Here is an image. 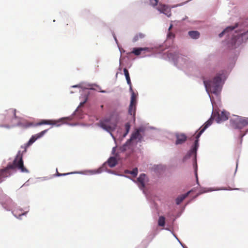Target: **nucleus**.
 Segmentation results:
<instances>
[{
    "label": "nucleus",
    "mask_w": 248,
    "mask_h": 248,
    "mask_svg": "<svg viewBox=\"0 0 248 248\" xmlns=\"http://www.w3.org/2000/svg\"><path fill=\"white\" fill-rule=\"evenodd\" d=\"M18 169L22 172L28 173L29 170L24 166L22 154L20 152L18 153L12 164H9L4 169L0 170V183L2 181V178L8 177L10 175V169Z\"/></svg>",
    "instance_id": "1"
},
{
    "label": "nucleus",
    "mask_w": 248,
    "mask_h": 248,
    "mask_svg": "<svg viewBox=\"0 0 248 248\" xmlns=\"http://www.w3.org/2000/svg\"><path fill=\"white\" fill-rule=\"evenodd\" d=\"M212 123V120L211 119L208 120L200 128L199 131L196 135V140L195 141L194 145L192 147V149L189 151L187 153V155L186 156V158H188L190 157H192L193 160L194 161L195 164V173L196 175V178L197 179V183L198 184V175H197V165L196 162V155H197V150L198 147V139L200 137L201 135L202 134V133L205 130V129L208 127L210 125H211Z\"/></svg>",
    "instance_id": "2"
},
{
    "label": "nucleus",
    "mask_w": 248,
    "mask_h": 248,
    "mask_svg": "<svg viewBox=\"0 0 248 248\" xmlns=\"http://www.w3.org/2000/svg\"><path fill=\"white\" fill-rule=\"evenodd\" d=\"M221 75L219 74L211 80H204L203 83L208 93H211L217 95L221 90Z\"/></svg>",
    "instance_id": "3"
},
{
    "label": "nucleus",
    "mask_w": 248,
    "mask_h": 248,
    "mask_svg": "<svg viewBox=\"0 0 248 248\" xmlns=\"http://www.w3.org/2000/svg\"><path fill=\"white\" fill-rule=\"evenodd\" d=\"M113 116L111 115L110 117L105 118L99 122L98 125L102 128L103 129L109 132L112 136L111 133L117 126V120L112 121Z\"/></svg>",
    "instance_id": "4"
},
{
    "label": "nucleus",
    "mask_w": 248,
    "mask_h": 248,
    "mask_svg": "<svg viewBox=\"0 0 248 248\" xmlns=\"http://www.w3.org/2000/svg\"><path fill=\"white\" fill-rule=\"evenodd\" d=\"M230 125L234 129H241L248 125V118L234 116L230 119Z\"/></svg>",
    "instance_id": "5"
},
{
    "label": "nucleus",
    "mask_w": 248,
    "mask_h": 248,
    "mask_svg": "<svg viewBox=\"0 0 248 248\" xmlns=\"http://www.w3.org/2000/svg\"><path fill=\"white\" fill-rule=\"evenodd\" d=\"M0 203L7 210H10L13 207L14 203L12 200L6 195H3L0 199Z\"/></svg>",
    "instance_id": "6"
},
{
    "label": "nucleus",
    "mask_w": 248,
    "mask_h": 248,
    "mask_svg": "<svg viewBox=\"0 0 248 248\" xmlns=\"http://www.w3.org/2000/svg\"><path fill=\"white\" fill-rule=\"evenodd\" d=\"M56 124V122L53 120H42L40 122L34 124L32 123L26 122L25 123L22 124L23 126L25 128H28L32 126H38L43 124H51L54 125Z\"/></svg>",
    "instance_id": "7"
},
{
    "label": "nucleus",
    "mask_w": 248,
    "mask_h": 248,
    "mask_svg": "<svg viewBox=\"0 0 248 248\" xmlns=\"http://www.w3.org/2000/svg\"><path fill=\"white\" fill-rule=\"evenodd\" d=\"M136 95L135 93H133L131 95L130 103L128 108V113L135 117L136 110Z\"/></svg>",
    "instance_id": "8"
},
{
    "label": "nucleus",
    "mask_w": 248,
    "mask_h": 248,
    "mask_svg": "<svg viewBox=\"0 0 248 248\" xmlns=\"http://www.w3.org/2000/svg\"><path fill=\"white\" fill-rule=\"evenodd\" d=\"M214 117L217 123L225 121L228 119V114L227 112L224 111L217 112V115L215 114Z\"/></svg>",
    "instance_id": "9"
},
{
    "label": "nucleus",
    "mask_w": 248,
    "mask_h": 248,
    "mask_svg": "<svg viewBox=\"0 0 248 248\" xmlns=\"http://www.w3.org/2000/svg\"><path fill=\"white\" fill-rule=\"evenodd\" d=\"M144 132V129L142 127H140L134 131L131 135L130 140H133L138 139L139 141H141L142 136L141 133Z\"/></svg>",
    "instance_id": "10"
},
{
    "label": "nucleus",
    "mask_w": 248,
    "mask_h": 248,
    "mask_svg": "<svg viewBox=\"0 0 248 248\" xmlns=\"http://www.w3.org/2000/svg\"><path fill=\"white\" fill-rule=\"evenodd\" d=\"M47 131V130L46 129L41 131V132L36 135L32 136L29 140V141H28V142L27 143V146H29L32 144L36 140L42 137L46 132Z\"/></svg>",
    "instance_id": "11"
},
{
    "label": "nucleus",
    "mask_w": 248,
    "mask_h": 248,
    "mask_svg": "<svg viewBox=\"0 0 248 248\" xmlns=\"http://www.w3.org/2000/svg\"><path fill=\"white\" fill-rule=\"evenodd\" d=\"M176 140L175 141V144L179 145L184 143L187 139L186 136L183 133L176 134Z\"/></svg>",
    "instance_id": "12"
},
{
    "label": "nucleus",
    "mask_w": 248,
    "mask_h": 248,
    "mask_svg": "<svg viewBox=\"0 0 248 248\" xmlns=\"http://www.w3.org/2000/svg\"><path fill=\"white\" fill-rule=\"evenodd\" d=\"M146 179V176L145 174H141L137 179V184L140 189L145 187V183Z\"/></svg>",
    "instance_id": "13"
},
{
    "label": "nucleus",
    "mask_w": 248,
    "mask_h": 248,
    "mask_svg": "<svg viewBox=\"0 0 248 248\" xmlns=\"http://www.w3.org/2000/svg\"><path fill=\"white\" fill-rule=\"evenodd\" d=\"M158 10L161 13H163L166 15L168 16H170L171 15L170 9L168 7L165 5H159L157 8Z\"/></svg>",
    "instance_id": "14"
},
{
    "label": "nucleus",
    "mask_w": 248,
    "mask_h": 248,
    "mask_svg": "<svg viewBox=\"0 0 248 248\" xmlns=\"http://www.w3.org/2000/svg\"><path fill=\"white\" fill-rule=\"evenodd\" d=\"M16 110L14 108H10L6 111L5 115L7 117V119H13L16 117Z\"/></svg>",
    "instance_id": "15"
},
{
    "label": "nucleus",
    "mask_w": 248,
    "mask_h": 248,
    "mask_svg": "<svg viewBox=\"0 0 248 248\" xmlns=\"http://www.w3.org/2000/svg\"><path fill=\"white\" fill-rule=\"evenodd\" d=\"M191 190L189 191L186 193L182 195L179 196L178 197H177V199H176V204L177 205L180 204L183 201V200L188 196V195L191 192Z\"/></svg>",
    "instance_id": "16"
},
{
    "label": "nucleus",
    "mask_w": 248,
    "mask_h": 248,
    "mask_svg": "<svg viewBox=\"0 0 248 248\" xmlns=\"http://www.w3.org/2000/svg\"><path fill=\"white\" fill-rule=\"evenodd\" d=\"M240 38H245L246 40L248 39V31L247 32L241 33L238 35L235 36L234 38H233V41H235L239 39Z\"/></svg>",
    "instance_id": "17"
},
{
    "label": "nucleus",
    "mask_w": 248,
    "mask_h": 248,
    "mask_svg": "<svg viewBox=\"0 0 248 248\" xmlns=\"http://www.w3.org/2000/svg\"><path fill=\"white\" fill-rule=\"evenodd\" d=\"M148 47H138V48H134L133 50L132 51V53H134L136 56H139L140 54L141 51L143 50H148Z\"/></svg>",
    "instance_id": "18"
},
{
    "label": "nucleus",
    "mask_w": 248,
    "mask_h": 248,
    "mask_svg": "<svg viewBox=\"0 0 248 248\" xmlns=\"http://www.w3.org/2000/svg\"><path fill=\"white\" fill-rule=\"evenodd\" d=\"M237 27V24H236L235 26H230L226 28L223 31H222L219 34V37H222L223 35L226 32H229V31H232L234 29H235Z\"/></svg>",
    "instance_id": "19"
},
{
    "label": "nucleus",
    "mask_w": 248,
    "mask_h": 248,
    "mask_svg": "<svg viewBox=\"0 0 248 248\" xmlns=\"http://www.w3.org/2000/svg\"><path fill=\"white\" fill-rule=\"evenodd\" d=\"M108 163L110 167H114L117 163V160L115 157H110L108 161Z\"/></svg>",
    "instance_id": "20"
},
{
    "label": "nucleus",
    "mask_w": 248,
    "mask_h": 248,
    "mask_svg": "<svg viewBox=\"0 0 248 248\" xmlns=\"http://www.w3.org/2000/svg\"><path fill=\"white\" fill-rule=\"evenodd\" d=\"M188 35L189 36L194 39H198L200 37V33L198 31H189L188 32Z\"/></svg>",
    "instance_id": "21"
},
{
    "label": "nucleus",
    "mask_w": 248,
    "mask_h": 248,
    "mask_svg": "<svg viewBox=\"0 0 248 248\" xmlns=\"http://www.w3.org/2000/svg\"><path fill=\"white\" fill-rule=\"evenodd\" d=\"M145 36V35L143 33L140 32L139 33H137L133 37V42H136L138 41L139 39H141L144 38Z\"/></svg>",
    "instance_id": "22"
},
{
    "label": "nucleus",
    "mask_w": 248,
    "mask_h": 248,
    "mask_svg": "<svg viewBox=\"0 0 248 248\" xmlns=\"http://www.w3.org/2000/svg\"><path fill=\"white\" fill-rule=\"evenodd\" d=\"M124 72L127 84H128V85L131 86V82L130 78L128 71L127 70V69L126 68H124Z\"/></svg>",
    "instance_id": "23"
},
{
    "label": "nucleus",
    "mask_w": 248,
    "mask_h": 248,
    "mask_svg": "<svg viewBox=\"0 0 248 248\" xmlns=\"http://www.w3.org/2000/svg\"><path fill=\"white\" fill-rule=\"evenodd\" d=\"M165 225V217L164 216H160L158 220V225L160 227H164Z\"/></svg>",
    "instance_id": "24"
},
{
    "label": "nucleus",
    "mask_w": 248,
    "mask_h": 248,
    "mask_svg": "<svg viewBox=\"0 0 248 248\" xmlns=\"http://www.w3.org/2000/svg\"><path fill=\"white\" fill-rule=\"evenodd\" d=\"M138 169L137 168L134 169L132 170H126V173H128L132 175L134 177H136L138 174Z\"/></svg>",
    "instance_id": "25"
},
{
    "label": "nucleus",
    "mask_w": 248,
    "mask_h": 248,
    "mask_svg": "<svg viewBox=\"0 0 248 248\" xmlns=\"http://www.w3.org/2000/svg\"><path fill=\"white\" fill-rule=\"evenodd\" d=\"M125 129V133L124 134V137H125L126 135L128 133L130 128V125L129 123H127L125 124L124 125Z\"/></svg>",
    "instance_id": "26"
},
{
    "label": "nucleus",
    "mask_w": 248,
    "mask_h": 248,
    "mask_svg": "<svg viewBox=\"0 0 248 248\" xmlns=\"http://www.w3.org/2000/svg\"><path fill=\"white\" fill-rule=\"evenodd\" d=\"M150 4L153 6H155L157 4V0H150Z\"/></svg>",
    "instance_id": "27"
},
{
    "label": "nucleus",
    "mask_w": 248,
    "mask_h": 248,
    "mask_svg": "<svg viewBox=\"0 0 248 248\" xmlns=\"http://www.w3.org/2000/svg\"><path fill=\"white\" fill-rule=\"evenodd\" d=\"M71 173H72L71 172V173H60L58 172V171H57L56 175L57 176H65V175H68V174H71Z\"/></svg>",
    "instance_id": "28"
},
{
    "label": "nucleus",
    "mask_w": 248,
    "mask_h": 248,
    "mask_svg": "<svg viewBox=\"0 0 248 248\" xmlns=\"http://www.w3.org/2000/svg\"><path fill=\"white\" fill-rule=\"evenodd\" d=\"M172 59L174 61V62L176 63V64H177L178 62L179 61V60L182 59V58H181L179 56H177V58L176 59L174 58H172Z\"/></svg>",
    "instance_id": "29"
},
{
    "label": "nucleus",
    "mask_w": 248,
    "mask_h": 248,
    "mask_svg": "<svg viewBox=\"0 0 248 248\" xmlns=\"http://www.w3.org/2000/svg\"><path fill=\"white\" fill-rule=\"evenodd\" d=\"M168 37H170H170L173 38L174 37V34L171 32H169L168 34Z\"/></svg>",
    "instance_id": "30"
},
{
    "label": "nucleus",
    "mask_w": 248,
    "mask_h": 248,
    "mask_svg": "<svg viewBox=\"0 0 248 248\" xmlns=\"http://www.w3.org/2000/svg\"><path fill=\"white\" fill-rule=\"evenodd\" d=\"M129 86L130 91L131 92V95H132L133 93H135L132 89V83H131V86L130 85H129Z\"/></svg>",
    "instance_id": "31"
},
{
    "label": "nucleus",
    "mask_w": 248,
    "mask_h": 248,
    "mask_svg": "<svg viewBox=\"0 0 248 248\" xmlns=\"http://www.w3.org/2000/svg\"><path fill=\"white\" fill-rule=\"evenodd\" d=\"M172 27V25L171 24L169 28V31H170Z\"/></svg>",
    "instance_id": "32"
},
{
    "label": "nucleus",
    "mask_w": 248,
    "mask_h": 248,
    "mask_svg": "<svg viewBox=\"0 0 248 248\" xmlns=\"http://www.w3.org/2000/svg\"><path fill=\"white\" fill-rule=\"evenodd\" d=\"M248 130L246 131L245 133H244V134H243L241 136V137L242 138L243 136H244V135L246 134V133L248 132Z\"/></svg>",
    "instance_id": "33"
},
{
    "label": "nucleus",
    "mask_w": 248,
    "mask_h": 248,
    "mask_svg": "<svg viewBox=\"0 0 248 248\" xmlns=\"http://www.w3.org/2000/svg\"><path fill=\"white\" fill-rule=\"evenodd\" d=\"M4 125L3 124H0V127H3Z\"/></svg>",
    "instance_id": "34"
},
{
    "label": "nucleus",
    "mask_w": 248,
    "mask_h": 248,
    "mask_svg": "<svg viewBox=\"0 0 248 248\" xmlns=\"http://www.w3.org/2000/svg\"><path fill=\"white\" fill-rule=\"evenodd\" d=\"M169 55L170 56H169V58H171L172 54L171 53H170Z\"/></svg>",
    "instance_id": "35"
},
{
    "label": "nucleus",
    "mask_w": 248,
    "mask_h": 248,
    "mask_svg": "<svg viewBox=\"0 0 248 248\" xmlns=\"http://www.w3.org/2000/svg\"><path fill=\"white\" fill-rule=\"evenodd\" d=\"M101 108H103V105H101Z\"/></svg>",
    "instance_id": "36"
},
{
    "label": "nucleus",
    "mask_w": 248,
    "mask_h": 248,
    "mask_svg": "<svg viewBox=\"0 0 248 248\" xmlns=\"http://www.w3.org/2000/svg\"><path fill=\"white\" fill-rule=\"evenodd\" d=\"M202 193H200L199 194H198L197 196L199 195L200 194H201Z\"/></svg>",
    "instance_id": "37"
},
{
    "label": "nucleus",
    "mask_w": 248,
    "mask_h": 248,
    "mask_svg": "<svg viewBox=\"0 0 248 248\" xmlns=\"http://www.w3.org/2000/svg\"><path fill=\"white\" fill-rule=\"evenodd\" d=\"M1 119V116H0V119Z\"/></svg>",
    "instance_id": "38"
}]
</instances>
